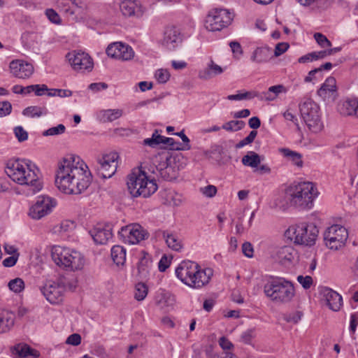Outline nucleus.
Listing matches in <instances>:
<instances>
[{"instance_id": "1", "label": "nucleus", "mask_w": 358, "mask_h": 358, "mask_svg": "<svg viewBox=\"0 0 358 358\" xmlns=\"http://www.w3.org/2000/svg\"><path fill=\"white\" fill-rule=\"evenodd\" d=\"M87 166L78 156L68 155L58 163L55 185L65 194H80L91 183V175Z\"/></svg>"}, {"instance_id": "2", "label": "nucleus", "mask_w": 358, "mask_h": 358, "mask_svg": "<svg viewBox=\"0 0 358 358\" xmlns=\"http://www.w3.org/2000/svg\"><path fill=\"white\" fill-rule=\"evenodd\" d=\"M318 194L315 185L310 182H294L285 190L290 206L300 210L311 209Z\"/></svg>"}, {"instance_id": "3", "label": "nucleus", "mask_w": 358, "mask_h": 358, "mask_svg": "<svg viewBox=\"0 0 358 358\" xmlns=\"http://www.w3.org/2000/svg\"><path fill=\"white\" fill-rule=\"evenodd\" d=\"M176 275L186 285L200 289L209 282L213 271L210 268L202 269L196 262L187 260L178 266Z\"/></svg>"}, {"instance_id": "4", "label": "nucleus", "mask_w": 358, "mask_h": 358, "mask_svg": "<svg viewBox=\"0 0 358 358\" xmlns=\"http://www.w3.org/2000/svg\"><path fill=\"white\" fill-rule=\"evenodd\" d=\"M7 176L15 182L21 185L32 187L31 191L36 193L41 189L38 182V176L31 170L30 166L20 159H11L6 163V170Z\"/></svg>"}, {"instance_id": "5", "label": "nucleus", "mask_w": 358, "mask_h": 358, "mask_svg": "<svg viewBox=\"0 0 358 358\" xmlns=\"http://www.w3.org/2000/svg\"><path fill=\"white\" fill-rule=\"evenodd\" d=\"M265 295L275 303L290 302L295 295L294 285L283 278L271 277L264 285Z\"/></svg>"}, {"instance_id": "6", "label": "nucleus", "mask_w": 358, "mask_h": 358, "mask_svg": "<svg viewBox=\"0 0 358 358\" xmlns=\"http://www.w3.org/2000/svg\"><path fill=\"white\" fill-rule=\"evenodd\" d=\"M127 185L133 197H149L158 188L156 181L154 179H149L146 173L140 169L134 170L127 176Z\"/></svg>"}, {"instance_id": "7", "label": "nucleus", "mask_w": 358, "mask_h": 358, "mask_svg": "<svg viewBox=\"0 0 358 358\" xmlns=\"http://www.w3.org/2000/svg\"><path fill=\"white\" fill-rule=\"evenodd\" d=\"M319 230L313 223L302 222L291 226L286 231V236L294 243L312 246L315 243Z\"/></svg>"}, {"instance_id": "8", "label": "nucleus", "mask_w": 358, "mask_h": 358, "mask_svg": "<svg viewBox=\"0 0 358 358\" xmlns=\"http://www.w3.org/2000/svg\"><path fill=\"white\" fill-rule=\"evenodd\" d=\"M234 15L225 8H214L209 11L205 20V27L210 31H217L227 27Z\"/></svg>"}, {"instance_id": "9", "label": "nucleus", "mask_w": 358, "mask_h": 358, "mask_svg": "<svg viewBox=\"0 0 358 358\" xmlns=\"http://www.w3.org/2000/svg\"><path fill=\"white\" fill-rule=\"evenodd\" d=\"M323 238L328 248L337 250L345 245L348 238V232L344 227L333 224L325 230Z\"/></svg>"}, {"instance_id": "10", "label": "nucleus", "mask_w": 358, "mask_h": 358, "mask_svg": "<svg viewBox=\"0 0 358 358\" xmlns=\"http://www.w3.org/2000/svg\"><path fill=\"white\" fill-rule=\"evenodd\" d=\"M122 241L129 244H136L148 237V233L138 224L122 227L118 231Z\"/></svg>"}, {"instance_id": "11", "label": "nucleus", "mask_w": 358, "mask_h": 358, "mask_svg": "<svg viewBox=\"0 0 358 358\" xmlns=\"http://www.w3.org/2000/svg\"><path fill=\"white\" fill-rule=\"evenodd\" d=\"M73 69L77 72H90L93 69L94 63L90 56L81 51H72L66 55Z\"/></svg>"}, {"instance_id": "12", "label": "nucleus", "mask_w": 358, "mask_h": 358, "mask_svg": "<svg viewBox=\"0 0 358 358\" xmlns=\"http://www.w3.org/2000/svg\"><path fill=\"white\" fill-rule=\"evenodd\" d=\"M118 158L117 152H113L104 155L101 158L99 159V166L96 169L99 177L104 179L112 177L117 171V160Z\"/></svg>"}, {"instance_id": "13", "label": "nucleus", "mask_w": 358, "mask_h": 358, "mask_svg": "<svg viewBox=\"0 0 358 358\" xmlns=\"http://www.w3.org/2000/svg\"><path fill=\"white\" fill-rule=\"evenodd\" d=\"M56 206V201L49 196H40L30 208L29 215L35 220H39L49 214Z\"/></svg>"}, {"instance_id": "14", "label": "nucleus", "mask_w": 358, "mask_h": 358, "mask_svg": "<svg viewBox=\"0 0 358 358\" xmlns=\"http://www.w3.org/2000/svg\"><path fill=\"white\" fill-rule=\"evenodd\" d=\"M106 52L108 57L122 61L131 60L135 55L133 48L130 45L121 42L110 44Z\"/></svg>"}, {"instance_id": "15", "label": "nucleus", "mask_w": 358, "mask_h": 358, "mask_svg": "<svg viewBox=\"0 0 358 358\" xmlns=\"http://www.w3.org/2000/svg\"><path fill=\"white\" fill-rule=\"evenodd\" d=\"M41 293L50 303H59L63 300L65 289L64 285L61 282L49 281L40 288Z\"/></svg>"}, {"instance_id": "16", "label": "nucleus", "mask_w": 358, "mask_h": 358, "mask_svg": "<svg viewBox=\"0 0 358 358\" xmlns=\"http://www.w3.org/2000/svg\"><path fill=\"white\" fill-rule=\"evenodd\" d=\"M317 93L324 101L334 102L338 97L336 79L331 76L328 77Z\"/></svg>"}, {"instance_id": "17", "label": "nucleus", "mask_w": 358, "mask_h": 358, "mask_svg": "<svg viewBox=\"0 0 358 358\" xmlns=\"http://www.w3.org/2000/svg\"><path fill=\"white\" fill-rule=\"evenodd\" d=\"M110 224H99L90 231V234L96 244L105 245L113 237Z\"/></svg>"}, {"instance_id": "18", "label": "nucleus", "mask_w": 358, "mask_h": 358, "mask_svg": "<svg viewBox=\"0 0 358 358\" xmlns=\"http://www.w3.org/2000/svg\"><path fill=\"white\" fill-rule=\"evenodd\" d=\"M10 73L16 78L25 79L30 77L33 72V66L23 60H13L9 65Z\"/></svg>"}, {"instance_id": "19", "label": "nucleus", "mask_w": 358, "mask_h": 358, "mask_svg": "<svg viewBox=\"0 0 358 358\" xmlns=\"http://www.w3.org/2000/svg\"><path fill=\"white\" fill-rule=\"evenodd\" d=\"M71 251L69 248L55 246L52 250V258L57 265L68 269Z\"/></svg>"}, {"instance_id": "20", "label": "nucleus", "mask_w": 358, "mask_h": 358, "mask_svg": "<svg viewBox=\"0 0 358 358\" xmlns=\"http://www.w3.org/2000/svg\"><path fill=\"white\" fill-rule=\"evenodd\" d=\"M182 42V36L179 30L174 27H168L163 39V45L169 50H174Z\"/></svg>"}, {"instance_id": "21", "label": "nucleus", "mask_w": 358, "mask_h": 358, "mask_svg": "<svg viewBox=\"0 0 358 358\" xmlns=\"http://www.w3.org/2000/svg\"><path fill=\"white\" fill-rule=\"evenodd\" d=\"M313 132L317 133L323 129V122L318 113H296Z\"/></svg>"}, {"instance_id": "22", "label": "nucleus", "mask_w": 358, "mask_h": 358, "mask_svg": "<svg viewBox=\"0 0 358 358\" xmlns=\"http://www.w3.org/2000/svg\"><path fill=\"white\" fill-rule=\"evenodd\" d=\"M322 294L325 298L327 305L331 310L334 311L340 310L343 304V299L338 292L329 287H324L322 290Z\"/></svg>"}, {"instance_id": "23", "label": "nucleus", "mask_w": 358, "mask_h": 358, "mask_svg": "<svg viewBox=\"0 0 358 358\" xmlns=\"http://www.w3.org/2000/svg\"><path fill=\"white\" fill-rule=\"evenodd\" d=\"M120 8L124 16L141 17L144 13V8L136 1L124 0L120 5Z\"/></svg>"}, {"instance_id": "24", "label": "nucleus", "mask_w": 358, "mask_h": 358, "mask_svg": "<svg viewBox=\"0 0 358 358\" xmlns=\"http://www.w3.org/2000/svg\"><path fill=\"white\" fill-rule=\"evenodd\" d=\"M15 314L7 310L0 309V334L9 331L15 324Z\"/></svg>"}, {"instance_id": "25", "label": "nucleus", "mask_w": 358, "mask_h": 358, "mask_svg": "<svg viewBox=\"0 0 358 358\" xmlns=\"http://www.w3.org/2000/svg\"><path fill=\"white\" fill-rule=\"evenodd\" d=\"M272 49L267 47L257 48L252 52L250 59L256 63H265L272 57Z\"/></svg>"}, {"instance_id": "26", "label": "nucleus", "mask_w": 358, "mask_h": 358, "mask_svg": "<svg viewBox=\"0 0 358 358\" xmlns=\"http://www.w3.org/2000/svg\"><path fill=\"white\" fill-rule=\"evenodd\" d=\"M222 72V68L215 64L213 60H210L206 68L199 71V77L203 80H209L217 75L221 74Z\"/></svg>"}, {"instance_id": "27", "label": "nucleus", "mask_w": 358, "mask_h": 358, "mask_svg": "<svg viewBox=\"0 0 358 358\" xmlns=\"http://www.w3.org/2000/svg\"><path fill=\"white\" fill-rule=\"evenodd\" d=\"M296 255L295 250L291 246L285 245L280 248L276 252V259L281 264L290 263Z\"/></svg>"}, {"instance_id": "28", "label": "nucleus", "mask_w": 358, "mask_h": 358, "mask_svg": "<svg viewBox=\"0 0 358 358\" xmlns=\"http://www.w3.org/2000/svg\"><path fill=\"white\" fill-rule=\"evenodd\" d=\"M84 265L85 259L83 256L80 252L72 250L68 269L71 271L81 270Z\"/></svg>"}, {"instance_id": "29", "label": "nucleus", "mask_w": 358, "mask_h": 358, "mask_svg": "<svg viewBox=\"0 0 358 358\" xmlns=\"http://www.w3.org/2000/svg\"><path fill=\"white\" fill-rule=\"evenodd\" d=\"M111 257L117 266L124 265L126 261V249L120 245H114L111 248Z\"/></svg>"}, {"instance_id": "30", "label": "nucleus", "mask_w": 358, "mask_h": 358, "mask_svg": "<svg viewBox=\"0 0 358 358\" xmlns=\"http://www.w3.org/2000/svg\"><path fill=\"white\" fill-rule=\"evenodd\" d=\"M163 238L165 239L166 243L169 248L175 251H180L182 245L181 241L178 236L173 234H169L168 231H163Z\"/></svg>"}, {"instance_id": "31", "label": "nucleus", "mask_w": 358, "mask_h": 358, "mask_svg": "<svg viewBox=\"0 0 358 358\" xmlns=\"http://www.w3.org/2000/svg\"><path fill=\"white\" fill-rule=\"evenodd\" d=\"M241 162L245 166L257 168L261 163L260 156L255 152L250 151L243 157Z\"/></svg>"}, {"instance_id": "32", "label": "nucleus", "mask_w": 358, "mask_h": 358, "mask_svg": "<svg viewBox=\"0 0 358 358\" xmlns=\"http://www.w3.org/2000/svg\"><path fill=\"white\" fill-rule=\"evenodd\" d=\"M151 264L152 260L148 255L141 258L138 263V271L141 278H145L148 275Z\"/></svg>"}, {"instance_id": "33", "label": "nucleus", "mask_w": 358, "mask_h": 358, "mask_svg": "<svg viewBox=\"0 0 358 358\" xmlns=\"http://www.w3.org/2000/svg\"><path fill=\"white\" fill-rule=\"evenodd\" d=\"M300 112H318L319 106L310 98H303L299 103Z\"/></svg>"}, {"instance_id": "34", "label": "nucleus", "mask_w": 358, "mask_h": 358, "mask_svg": "<svg viewBox=\"0 0 358 358\" xmlns=\"http://www.w3.org/2000/svg\"><path fill=\"white\" fill-rule=\"evenodd\" d=\"M157 169L159 171L161 178L165 180H171L172 179L176 178V173L173 168L171 166H169L166 163L161 165L160 167L157 166Z\"/></svg>"}, {"instance_id": "35", "label": "nucleus", "mask_w": 358, "mask_h": 358, "mask_svg": "<svg viewBox=\"0 0 358 358\" xmlns=\"http://www.w3.org/2000/svg\"><path fill=\"white\" fill-rule=\"evenodd\" d=\"M163 144L172 150H188L191 148L190 145H182V143L176 141L173 138L164 137Z\"/></svg>"}, {"instance_id": "36", "label": "nucleus", "mask_w": 358, "mask_h": 358, "mask_svg": "<svg viewBox=\"0 0 358 358\" xmlns=\"http://www.w3.org/2000/svg\"><path fill=\"white\" fill-rule=\"evenodd\" d=\"M257 94L252 91L240 90L236 94H231L227 96V99L231 101L250 100L256 96Z\"/></svg>"}, {"instance_id": "37", "label": "nucleus", "mask_w": 358, "mask_h": 358, "mask_svg": "<svg viewBox=\"0 0 358 358\" xmlns=\"http://www.w3.org/2000/svg\"><path fill=\"white\" fill-rule=\"evenodd\" d=\"M67 4L71 3V6H69L68 8H64L66 12H69L71 14L82 12L85 9V3L80 0H68Z\"/></svg>"}, {"instance_id": "38", "label": "nucleus", "mask_w": 358, "mask_h": 358, "mask_svg": "<svg viewBox=\"0 0 358 358\" xmlns=\"http://www.w3.org/2000/svg\"><path fill=\"white\" fill-rule=\"evenodd\" d=\"M17 353L20 357L23 358H37L40 355L38 351L30 348L27 345L19 348Z\"/></svg>"}, {"instance_id": "39", "label": "nucleus", "mask_w": 358, "mask_h": 358, "mask_svg": "<svg viewBox=\"0 0 358 358\" xmlns=\"http://www.w3.org/2000/svg\"><path fill=\"white\" fill-rule=\"evenodd\" d=\"M282 152L284 155L289 157L296 166L299 167H301L303 166V161L301 159L302 156L300 153L292 151L287 148L282 149Z\"/></svg>"}, {"instance_id": "40", "label": "nucleus", "mask_w": 358, "mask_h": 358, "mask_svg": "<svg viewBox=\"0 0 358 358\" xmlns=\"http://www.w3.org/2000/svg\"><path fill=\"white\" fill-rule=\"evenodd\" d=\"M165 136L158 134L157 130H155L151 138L143 140V145L151 148H156L158 145L163 143Z\"/></svg>"}, {"instance_id": "41", "label": "nucleus", "mask_w": 358, "mask_h": 358, "mask_svg": "<svg viewBox=\"0 0 358 358\" xmlns=\"http://www.w3.org/2000/svg\"><path fill=\"white\" fill-rule=\"evenodd\" d=\"M245 123L242 120H234L226 122L222 126V128L227 131H237L243 129Z\"/></svg>"}, {"instance_id": "42", "label": "nucleus", "mask_w": 358, "mask_h": 358, "mask_svg": "<svg viewBox=\"0 0 358 358\" xmlns=\"http://www.w3.org/2000/svg\"><path fill=\"white\" fill-rule=\"evenodd\" d=\"M148 287L145 283L138 282L135 287L134 297L137 301L143 300L148 294Z\"/></svg>"}, {"instance_id": "43", "label": "nucleus", "mask_w": 358, "mask_h": 358, "mask_svg": "<svg viewBox=\"0 0 358 358\" xmlns=\"http://www.w3.org/2000/svg\"><path fill=\"white\" fill-rule=\"evenodd\" d=\"M303 313L301 311H294L289 313H285L282 315V319L288 323L296 324L301 320Z\"/></svg>"}, {"instance_id": "44", "label": "nucleus", "mask_w": 358, "mask_h": 358, "mask_svg": "<svg viewBox=\"0 0 358 358\" xmlns=\"http://www.w3.org/2000/svg\"><path fill=\"white\" fill-rule=\"evenodd\" d=\"M8 287L15 293H20L24 287V281L19 278L11 280L8 282Z\"/></svg>"}, {"instance_id": "45", "label": "nucleus", "mask_w": 358, "mask_h": 358, "mask_svg": "<svg viewBox=\"0 0 358 358\" xmlns=\"http://www.w3.org/2000/svg\"><path fill=\"white\" fill-rule=\"evenodd\" d=\"M65 126L62 124H59L56 127H51L44 131L43 135L44 136L60 135L64 134L65 132Z\"/></svg>"}, {"instance_id": "46", "label": "nucleus", "mask_w": 358, "mask_h": 358, "mask_svg": "<svg viewBox=\"0 0 358 358\" xmlns=\"http://www.w3.org/2000/svg\"><path fill=\"white\" fill-rule=\"evenodd\" d=\"M343 107L348 112H358V99L356 98L347 99L343 103Z\"/></svg>"}, {"instance_id": "47", "label": "nucleus", "mask_w": 358, "mask_h": 358, "mask_svg": "<svg viewBox=\"0 0 358 358\" xmlns=\"http://www.w3.org/2000/svg\"><path fill=\"white\" fill-rule=\"evenodd\" d=\"M155 77L159 83H166L170 78V73L166 69H158L156 71Z\"/></svg>"}, {"instance_id": "48", "label": "nucleus", "mask_w": 358, "mask_h": 358, "mask_svg": "<svg viewBox=\"0 0 358 358\" xmlns=\"http://www.w3.org/2000/svg\"><path fill=\"white\" fill-rule=\"evenodd\" d=\"M257 131H255V130L251 131L250 132V134L245 138H244L243 140H241L236 144V148H241L248 144L252 143L254 141L255 137L257 136Z\"/></svg>"}, {"instance_id": "49", "label": "nucleus", "mask_w": 358, "mask_h": 358, "mask_svg": "<svg viewBox=\"0 0 358 358\" xmlns=\"http://www.w3.org/2000/svg\"><path fill=\"white\" fill-rule=\"evenodd\" d=\"M314 38L317 43L322 48H329L331 46V43L324 35L321 33H315L314 34Z\"/></svg>"}, {"instance_id": "50", "label": "nucleus", "mask_w": 358, "mask_h": 358, "mask_svg": "<svg viewBox=\"0 0 358 358\" xmlns=\"http://www.w3.org/2000/svg\"><path fill=\"white\" fill-rule=\"evenodd\" d=\"M217 187L213 185H208L200 188V192L206 197L212 198L217 194Z\"/></svg>"}, {"instance_id": "51", "label": "nucleus", "mask_w": 358, "mask_h": 358, "mask_svg": "<svg viewBox=\"0 0 358 358\" xmlns=\"http://www.w3.org/2000/svg\"><path fill=\"white\" fill-rule=\"evenodd\" d=\"M297 281L306 289H309L311 287V285H313V278L310 275H306L305 277L303 275H299L297 277Z\"/></svg>"}, {"instance_id": "52", "label": "nucleus", "mask_w": 358, "mask_h": 358, "mask_svg": "<svg viewBox=\"0 0 358 358\" xmlns=\"http://www.w3.org/2000/svg\"><path fill=\"white\" fill-rule=\"evenodd\" d=\"M13 92L15 94H21L26 95L32 92V87L31 85L22 87L21 85H16L13 87Z\"/></svg>"}, {"instance_id": "53", "label": "nucleus", "mask_w": 358, "mask_h": 358, "mask_svg": "<svg viewBox=\"0 0 358 358\" xmlns=\"http://www.w3.org/2000/svg\"><path fill=\"white\" fill-rule=\"evenodd\" d=\"M45 15L50 22L55 24H59L61 18L59 15L53 9H47Z\"/></svg>"}, {"instance_id": "54", "label": "nucleus", "mask_w": 358, "mask_h": 358, "mask_svg": "<svg viewBox=\"0 0 358 358\" xmlns=\"http://www.w3.org/2000/svg\"><path fill=\"white\" fill-rule=\"evenodd\" d=\"M121 113H101L99 118L103 122H113L118 119Z\"/></svg>"}, {"instance_id": "55", "label": "nucleus", "mask_w": 358, "mask_h": 358, "mask_svg": "<svg viewBox=\"0 0 358 358\" xmlns=\"http://www.w3.org/2000/svg\"><path fill=\"white\" fill-rule=\"evenodd\" d=\"M15 136L20 142L24 141L28 138L27 132L22 127H16L14 129Z\"/></svg>"}, {"instance_id": "56", "label": "nucleus", "mask_w": 358, "mask_h": 358, "mask_svg": "<svg viewBox=\"0 0 358 358\" xmlns=\"http://www.w3.org/2000/svg\"><path fill=\"white\" fill-rule=\"evenodd\" d=\"M242 252L245 256L247 257L251 258L253 257V246L249 242H245L242 245Z\"/></svg>"}, {"instance_id": "57", "label": "nucleus", "mask_w": 358, "mask_h": 358, "mask_svg": "<svg viewBox=\"0 0 358 358\" xmlns=\"http://www.w3.org/2000/svg\"><path fill=\"white\" fill-rule=\"evenodd\" d=\"M32 92H34L36 96H42L46 91H48V88L45 85H31Z\"/></svg>"}, {"instance_id": "58", "label": "nucleus", "mask_w": 358, "mask_h": 358, "mask_svg": "<svg viewBox=\"0 0 358 358\" xmlns=\"http://www.w3.org/2000/svg\"><path fill=\"white\" fill-rule=\"evenodd\" d=\"M289 44L287 43H279L276 45L275 50H274V55L275 57H278L286 52V50L289 48Z\"/></svg>"}, {"instance_id": "59", "label": "nucleus", "mask_w": 358, "mask_h": 358, "mask_svg": "<svg viewBox=\"0 0 358 358\" xmlns=\"http://www.w3.org/2000/svg\"><path fill=\"white\" fill-rule=\"evenodd\" d=\"M75 227L74 222L70 220H64L59 224V231L66 232Z\"/></svg>"}, {"instance_id": "60", "label": "nucleus", "mask_w": 358, "mask_h": 358, "mask_svg": "<svg viewBox=\"0 0 358 358\" xmlns=\"http://www.w3.org/2000/svg\"><path fill=\"white\" fill-rule=\"evenodd\" d=\"M170 264H171V260H169L166 255H164L161 258V259L159 262L158 268H159V271H161V272L165 271L166 269L169 267Z\"/></svg>"}, {"instance_id": "61", "label": "nucleus", "mask_w": 358, "mask_h": 358, "mask_svg": "<svg viewBox=\"0 0 358 358\" xmlns=\"http://www.w3.org/2000/svg\"><path fill=\"white\" fill-rule=\"evenodd\" d=\"M81 342V337L78 334H73L70 335L66 340V343L72 345H78Z\"/></svg>"}, {"instance_id": "62", "label": "nucleus", "mask_w": 358, "mask_h": 358, "mask_svg": "<svg viewBox=\"0 0 358 358\" xmlns=\"http://www.w3.org/2000/svg\"><path fill=\"white\" fill-rule=\"evenodd\" d=\"M283 117L285 120L292 121L298 128H299V122L300 120L299 117L296 113H282Z\"/></svg>"}, {"instance_id": "63", "label": "nucleus", "mask_w": 358, "mask_h": 358, "mask_svg": "<svg viewBox=\"0 0 358 358\" xmlns=\"http://www.w3.org/2000/svg\"><path fill=\"white\" fill-rule=\"evenodd\" d=\"M254 336V331L252 329H249L242 334L241 339L243 343L249 344L251 343Z\"/></svg>"}, {"instance_id": "64", "label": "nucleus", "mask_w": 358, "mask_h": 358, "mask_svg": "<svg viewBox=\"0 0 358 358\" xmlns=\"http://www.w3.org/2000/svg\"><path fill=\"white\" fill-rule=\"evenodd\" d=\"M18 256H19V254L17 253V255H13L11 257H8L6 258L3 261V265L5 267L13 266L16 264V262L17 261Z\"/></svg>"}]
</instances>
